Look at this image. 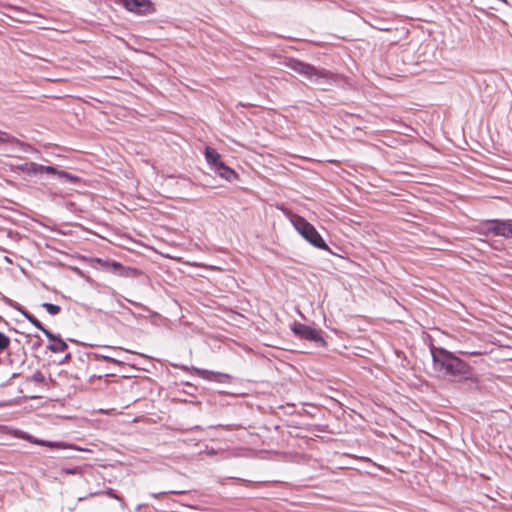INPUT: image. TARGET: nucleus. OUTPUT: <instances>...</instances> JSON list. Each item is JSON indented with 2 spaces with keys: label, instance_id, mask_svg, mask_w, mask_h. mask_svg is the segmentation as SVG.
Segmentation results:
<instances>
[{
  "label": "nucleus",
  "instance_id": "11",
  "mask_svg": "<svg viewBox=\"0 0 512 512\" xmlns=\"http://www.w3.org/2000/svg\"><path fill=\"white\" fill-rule=\"evenodd\" d=\"M204 154L205 159L207 163L210 165L211 169H214L218 165V163L222 162L220 154L214 148L206 147Z\"/></svg>",
  "mask_w": 512,
  "mask_h": 512
},
{
  "label": "nucleus",
  "instance_id": "23",
  "mask_svg": "<svg viewBox=\"0 0 512 512\" xmlns=\"http://www.w3.org/2000/svg\"><path fill=\"white\" fill-rule=\"evenodd\" d=\"M99 357L103 358L104 360H107V361H111V362H116L114 358L106 355V353H103V354H99L98 355Z\"/></svg>",
  "mask_w": 512,
  "mask_h": 512
},
{
  "label": "nucleus",
  "instance_id": "22",
  "mask_svg": "<svg viewBox=\"0 0 512 512\" xmlns=\"http://www.w3.org/2000/svg\"><path fill=\"white\" fill-rule=\"evenodd\" d=\"M105 493L112 498L119 499L114 490L111 488H109Z\"/></svg>",
  "mask_w": 512,
  "mask_h": 512
},
{
  "label": "nucleus",
  "instance_id": "31",
  "mask_svg": "<svg viewBox=\"0 0 512 512\" xmlns=\"http://www.w3.org/2000/svg\"><path fill=\"white\" fill-rule=\"evenodd\" d=\"M8 302H9V303H11V305H12V306H13V304L15 303V302H13V303H12V300H11V299H8Z\"/></svg>",
  "mask_w": 512,
  "mask_h": 512
},
{
  "label": "nucleus",
  "instance_id": "3",
  "mask_svg": "<svg viewBox=\"0 0 512 512\" xmlns=\"http://www.w3.org/2000/svg\"><path fill=\"white\" fill-rule=\"evenodd\" d=\"M290 221L296 231L314 247L320 249H328L327 244L315 229V227L309 223L304 217L299 215H292Z\"/></svg>",
  "mask_w": 512,
  "mask_h": 512
},
{
  "label": "nucleus",
  "instance_id": "26",
  "mask_svg": "<svg viewBox=\"0 0 512 512\" xmlns=\"http://www.w3.org/2000/svg\"><path fill=\"white\" fill-rule=\"evenodd\" d=\"M170 493H174V491H172V490H169V491H162V492H161V495H164V494H170Z\"/></svg>",
  "mask_w": 512,
  "mask_h": 512
},
{
  "label": "nucleus",
  "instance_id": "15",
  "mask_svg": "<svg viewBox=\"0 0 512 512\" xmlns=\"http://www.w3.org/2000/svg\"><path fill=\"white\" fill-rule=\"evenodd\" d=\"M18 142L16 138L5 131L0 130V144Z\"/></svg>",
  "mask_w": 512,
  "mask_h": 512
},
{
  "label": "nucleus",
  "instance_id": "30",
  "mask_svg": "<svg viewBox=\"0 0 512 512\" xmlns=\"http://www.w3.org/2000/svg\"><path fill=\"white\" fill-rule=\"evenodd\" d=\"M8 302H9V303H11V305H12V306H13V304L15 303V302H13V303H12V300H11V299H8Z\"/></svg>",
  "mask_w": 512,
  "mask_h": 512
},
{
  "label": "nucleus",
  "instance_id": "28",
  "mask_svg": "<svg viewBox=\"0 0 512 512\" xmlns=\"http://www.w3.org/2000/svg\"><path fill=\"white\" fill-rule=\"evenodd\" d=\"M161 256H162V257H167V258H169V257H170L168 254H165L164 252H162V253H161Z\"/></svg>",
  "mask_w": 512,
  "mask_h": 512
},
{
  "label": "nucleus",
  "instance_id": "2",
  "mask_svg": "<svg viewBox=\"0 0 512 512\" xmlns=\"http://www.w3.org/2000/svg\"><path fill=\"white\" fill-rule=\"evenodd\" d=\"M284 65L322 90H328L335 83L334 74L330 71L317 68L298 59L289 58Z\"/></svg>",
  "mask_w": 512,
  "mask_h": 512
},
{
  "label": "nucleus",
  "instance_id": "1",
  "mask_svg": "<svg viewBox=\"0 0 512 512\" xmlns=\"http://www.w3.org/2000/svg\"><path fill=\"white\" fill-rule=\"evenodd\" d=\"M430 352L433 370L439 377L450 381L468 380L471 378V366L454 353L436 346H431Z\"/></svg>",
  "mask_w": 512,
  "mask_h": 512
},
{
  "label": "nucleus",
  "instance_id": "20",
  "mask_svg": "<svg viewBox=\"0 0 512 512\" xmlns=\"http://www.w3.org/2000/svg\"><path fill=\"white\" fill-rule=\"evenodd\" d=\"M34 327H36L37 329H39L40 331L43 329V324L37 319L35 318L33 315L32 317L28 320Z\"/></svg>",
  "mask_w": 512,
  "mask_h": 512
},
{
  "label": "nucleus",
  "instance_id": "29",
  "mask_svg": "<svg viewBox=\"0 0 512 512\" xmlns=\"http://www.w3.org/2000/svg\"><path fill=\"white\" fill-rule=\"evenodd\" d=\"M465 354H470V355H477V354H478V352H470V353H468V352H465Z\"/></svg>",
  "mask_w": 512,
  "mask_h": 512
},
{
  "label": "nucleus",
  "instance_id": "10",
  "mask_svg": "<svg viewBox=\"0 0 512 512\" xmlns=\"http://www.w3.org/2000/svg\"><path fill=\"white\" fill-rule=\"evenodd\" d=\"M213 170L217 175H219L221 178L225 180L232 181L233 179L236 178V173L234 172V170L225 165L223 161L221 163H218V165Z\"/></svg>",
  "mask_w": 512,
  "mask_h": 512
},
{
  "label": "nucleus",
  "instance_id": "9",
  "mask_svg": "<svg viewBox=\"0 0 512 512\" xmlns=\"http://www.w3.org/2000/svg\"><path fill=\"white\" fill-rule=\"evenodd\" d=\"M192 371L197 374L199 377L208 380V381H217L223 383V379H230L231 376L225 373L214 372L210 370L200 369V368H192Z\"/></svg>",
  "mask_w": 512,
  "mask_h": 512
},
{
  "label": "nucleus",
  "instance_id": "19",
  "mask_svg": "<svg viewBox=\"0 0 512 512\" xmlns=\"http://www.w3.org/2000/svg\"><path fill=\"white\" fill-rule=\"evenodd\" d=\"M31 379H32V381H34L36 383H43L45 381V377H44V375L40 371H36L32 375Z\"/></svg>",
  "mask_w": 512,
  "mask_h": 512
},
{
  "label": "nucleus",
  "instance_id": "5",
  "mask_svg": "<svg viewBox=\"0 0 512 512\" xmlns=\"http://www.w3.org/2000/svg\"><path fill=\"white\" fill-rule=\"evenodd\" d=\"M292 331L299 338H302V339H305V340H308V341H311V342H314V343L320 344V345L325 344V341H324L323 337L321 336L320 331L311 326H308V325H305V324H302L299 322H295L292 326Z\"/></svg>",
  "mask_w": 512,
  "mask_h": 512
},
{
  "label": "nucleus",
  "instance_id": "13",
  "mask_svg": "<svg viewBox=\"0 0 512 512\" xmlns=\"http://www.w3.org/2000/svg\"><path fill=\"white\" fill-rule=\"evenodd\" d=\"M68 348L67 343L60 337L55 343H50L47 349L52 353H61L66 351Z\"/></svg>",
  "mask_w": 512,
  "mask_h": 512
},
{
  "label": "nucleus",
  "instance_id": "24",
  "mask_svg": "<svg viewBox=\"0 0 512 512\" xmlns=\"http://www.w3.org/2000/svg\"><path fill=\"white\" fill-rule=\"evenodd\" d=\"M99 357L103 358L104 360H107V361H111V362H116L114 358L106 355V353H103V354H99L98 355Z\"/></svg>",
  "mask_w": 512,
  "mask_h": 512
},
{
  "label": "nucleus",
  "instance_id": "12",
  "mask_svg": "<svg viewBox=\"0 0 512 512\" xmlns=\"http://www.w3.org/2000/svg\"><path fill=\"white\" fill-rule=\"evenodd\" d=\"M49 174L57 176L61 183H76L79 180L78 176L64 170H58L56 167L55 171Z\"/></svg>",
  "mask_w": 512,
  "mask_h": 512
},
{
  "label": "nucleus",
  "instance_id": "8",
  "mask_svg": "<svg viewBox=\"0 0 512 512\" xmlns=\"http://www.w3.org/2000/svg\"><path fill=\"white\" fill-rule=\"evenodd\" d=\"M19 169L23 173L30 175V176H36V175L42 174L43 172L49 174L50 172L55 171L54 166H50V165L45 166V165L38 164L35 162H26V163L20 165Z\"/></svg>",
  "mask_w": 512,
  "mask_h": 512
},
{
  "label": "nucleus",
  "instance_id": "18",
  "mask_svg": "<svg viewBox=\"0 0 512 512\" xmlns=\"http://www.w3.org/2000/svg\"><path fill=\"white\" fill-rule=\"evenodd\" d=\"M13 307L17 311H19L27 320H29L32 317V314L29 311H27L24 307H22L20 304L14 303Z\"/></svg>",
  "mask_w": 512,
  "mask_h": 512
},
{
  "label": "nucleus",
  "instance_id": "6",
  "mask_svg": "<svg viewBox=\"0 0 512 512\" xmlns=\"http://www.w3.org/2000/svg\"><path fill=\"white\" fill-rule=\"evenodd\" d=\"M115 2L122 4L127 11L137 15H147L154 10L150 0H115Z\"/></svg>",
  "mask_w": 512,
  "mask_h": 512
},
{
  "label": "nucleus",
  "instance_id": "4",
  "mask_svg": "<svg viewBox=\"0 0 512 512\" xmlns=\"http://www.w3.org/2000/svg\"><path fill=\"white\" fill-rule=\"evenodd\" d=\"M13 435L16 438L26 440L32 444L45 446L50 449H73L74 448L73 445L67 444L62 441H49V440H43V439L36 438L33 435H31L25 431H22V430H15Z\"/></svg>",
  "mask_w": 512,
  "mask_h": 512
},
{
  "label": "nucleus",
  "instance_id": "7",
  "mask_svg": "<svg viewBox=\"0 0 512 512\" xmlns=\"http://www.w3.org/2000/svg\"><path fill=\"white\" fill-rule=\"evenodd\" d=\"M486 230L495 236L512 237V220L493 219L486 223Z\"/></svg>",
  "mask_w": 512,
  "mask_h": 512
},
{
  "label": "nucleus",
  "instance_id": "16",
  "mask_svg": "<svg viewBox=\"0 0 512 512\" xmlns=\"http://www.w3.org/2000/svg\"><path fill=\"white\" fill-rule=\"evenodd\" d=\"M41 331L43 332V334L48 338V340L51 343H55V341H57L61 337L59 334H55L45 327H43V329Z\"/></svg>",
  "mask_w": 512,
  "mask_h": 512
},
{
  "label": "nucleus",
  "instance_id": "14",
  "mask_svg": "<svg viewBox=\"0 0 512 512\" xmlns=\"http://www.w3.org/2000/svg\"><path fill=\"white\" fill-rule=\"evenodd\" d=\"M50 315H57L61 311V307L59 305L44 302L41 305Z\"/></svg>",
  "mask_w": 512,
  "mask_h": 512
},
{
  "label": "nucleus",
  "instance_id": "25",
  "mask_svg": "<svg viewBox=\"0 0 512 512\" xmlns=\"http://www.w3.org/2000/svg\"><path fill=\"white\" fill-rule=\"evenodd\" d=\"M71 353H67L64 358L59 362V364H64L66 363L69 359H71Z\"/></svg>",
  "mask_w": 512,
  "mask_h": 512
},
{
  "label": "nucleus",
  "instance_id": "27",
  "mask_svg": "<svg viewBox=\"0 0 512 512\" xmlns=\"http://www.w3.org/2000/svg\"><path fill=\"white\" fill-rule=\"evenodd\" d=\"M164 180L165 181H170V180H172V176H166Z\"/></svg>",
  "mask_w": 512,
  "mask_h": 512
},
{
  "label": "nucleus",
  "instance_id": "21",
  "mask_svg": "<svg viewBox=\"0 0 512 512\" xmlns=\"http://www.w3.org/2000/svg\"><path fill=\"white\" fill-rule=\"evenodd\" d=\"M144 508V512H158L156 509H152L151 507H149L148 505H139L137 507L138 510Z\"/></svg>",
  "mask_w": 512,
  "mask_h": 512
},
{
  "label": "nucleus",
  "instance_id": "17",
  "mask_svg": "<svg viewBox=\"0 0 512 512\" xmlns=\"http://www.w3.org/2000/svg\"><path fill=\"white\" fill-rule=\"evenodd\" d=\"M10 345V338L0 331V351L7 349Z\"/></svg>",
  "mask_w": 512,
  "mask_h": 512
}]
</instances>
